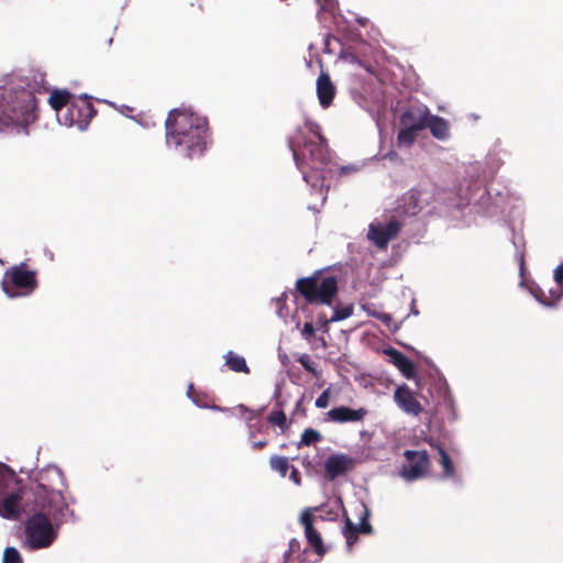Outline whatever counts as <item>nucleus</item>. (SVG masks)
<instances>
[{
    "instance_id": "nucleus-36",
    "label": "nucleus",
    "mask_w": 563,
    "mask_h": 563,
    "mask_svg": "<svg viewBox=\"0 0 563 563\" xmlns=\"http://www.w3.org/2000/svg\"><path fill=\"white\" fill-rule=\"evenodd\" d=\"M301 464L309 476L316 473L314 465L312 464V461L309 459V456H305L301 461Z\"/></svg>"
},
{
    "instance_id": "nucleus-24",
    "label": "nucleus",
    "mask_w": 563,
    "mask_h": 563,
    "mask_svg": "<svg viewBox=\"0 0 563 563\" xmlns=\"http://www.w3.org/2000/svg\"><path fill=\"white\" fill-rule=\"evenodd\" d=\"M419 132H420L419 130L410 128V126H401V129L399 130L398 135H397L398 146H400V147L401 146H405V147L411 146L415 143Z\"/></svg>"
},
{
    "instance_id": "nucleus-34",
    "label": "nucleus",
    "mask_w": 563,
    "mask_h": 563,
    "mask_svg": "<svg viewBox=\"0 0 563 563\" xmlns=\"http://www.w3.org/2000/svg\"><path fill=\"white\" fill-rule=\"evenodd\" d=\"M367 313L377 318L378 320H380L382 322H384L385 324H389V322L393 320L391 319V316L388 314V313H384V312H375V311H371L369 309H366Z\"/></svg>"
},
{
    "instance_id": "nucleus-4",
    "label": "nucleus",
    "mask_w": 563,
    "mask_h": 563,
    "mask_svg": "<svg viewBox=\"0 0 563 563\" xmlns=\"http://www.w3.org/2000/svg\"><path fill=\"white\" fill-rule=\"evenodd\" d=\"M309 130L313 133V137H305L300 128L297 129L295 135L288 137V147L307 183L309 181L307 167L318 170L330 162L327 139L319 131H314L312 128Z\"/></svg>"
},
{
    "instance_id": "nucleus-30",
    "label": "nucleus",
    "mask_w": 563,
    "mask_h": 563,
    "mask_svg": "<svg viewBox=\"0 0 563 563\" xmlns=\"http://www.w3.org/2000/svg\"><path fill=\"white\" fill-rule=\"evenodd\" d=\"M2 563H23L20 552L12 547L4 549Z\"/></svg>"
},
{
    "instance_id": "nucleus-40",
    "label": "nucleus",
    "mask_w": 563,
    "mask_h": 563,
    "mask_svg": "<svg viewBox=\"0 0 563 563\" xmlns=\"http://www.w3.org/2000/svg\"><path fill=\"white\" fill-rule=\"evenodd\" d=\"M324 320H328L324 314L319 316V321L324 325Z\"/></svg>"
},
{
    "instance_id": "nucleus-35",
    "label": "nucleus",
    "mask_w": 563,
    "mask_h": 563,
    "mask_svg": "<svg viewBox=\"0 0 563 563\" xmlns=\"http://www.w3.org/2000/svg\"><path fill=\"white\" fill-rule=\"evenodd\" d=\"M314 334V327L311 322H306L301 330V335L305 340H310V338Z\"/></svg>"
},
{
    "instance_id": "nucleus-20",
    "label": "nucleus",
    "mask_w": 563,
    "mask_h": 563,
    "mask_svg": "<svg viewBox=\"0 0 563 563\" xmlns=\"http://www.w3.org/2000/svg\"><path fill=\"white\" fill-rule=\"evenodd\" d=\"M427 128L437 140L443 141L450 136L449 122L439 115L430 114Z\"/></svg>"
},
{
    "instance_id": "nucleus-15",
    "label": "nucleus",
    "mask_w": 563,
    "mask_h": 563,
    "mask_svg": "<svg viewBox=\"0 0 563 563\" xmlns=\"http://www.w3.org/2000/svg\"><path fill=\"white\" fill-rule=\"evenodd\" d=\"M314 516L311 509H305L300 515V523L305 528V537L309 545L313 549L316 554L323 556L327 553V548L323 544L320 532L313 526Z\"/></svg>"
},
{
    "instance_id": "nucleus-32",
    "label": "nucleus",
    "mask_w": 563,
    "mask_h": 563,
    "mask_svg": "<svg viewBox=\"0 0 563 563\" xmlns=\"http://www.w3.org/2000/svg\"><path fill=\"white\" fill-rule=\"evenodd\" d=\"M297 361L307 372L311 373L314 377H319L320 373L316 369L314 363L311 361L308 354H301Z\"/></svg>"
},
{
    "instance_id": "nucleus-38",
    "label": "nucleus",
    "mask_w": 563,
    "mask_h": 563,
    "mask_svg": "<svg viewBox=\"0 0 563 563\" xmlns=\"http://www.w3.org/2000/svg\"><path fill=\"white\" fill-rule=\"evenodd\" d=\"M238 409L242 413H244V412H249L250 413V417H247L249 421H251L253 418L256 417V415L252 410H250L246 406H244V405H239Z\"/></svg>"
},
{
    "instance_id": "nucleus-22",
    "label": "nucleus",
    "mask_w": 563,
    "mask_h": 563,
    "mask_svg": "<svg viewBox=\"0 0 563 563\" xmlns=\"http://www.w3.org/2000/svg\"><path fill=\"white\" fill-rule=\"evenodd\" d=\"M431 446L435 448L439 453V464L442 466V477L443 478H452L454 476V464L452 462V459L446 453V451L439 444V443H431Z\"/></svg>"
},
{
    "instance_id": "nucleus-10",
    "label": "nucleus",
    "mask_w": 563,
    "mask_h": 563,
    "mask_svg": "<svg viewBox=\"0 0 563 563\" xmlns=\"http://www.w3.org/2000/svg\"><path fill=\"white\" fill-rule=\"evenodd\" d=\"M404 456L408 464L402 466L400 475L406 481H415L428 474L431 462L427 451L406 450Z\"/></svg>"
},
{
    "instance_id": "nucleus-21",
    "label": "nucleus",
    "mask_w": 563,
    "mask_h": 563,
    "mask_svg": "<svg viewBox=\"0 0 563 563\" xmlns=\"http://www.w3.org/2000/svg\"><path fill=\"white\" fill-rule=\"evenodd\" d=\"M71 93L68 90L55 89L51 92L48 98V103L53 110L59 112L64 107H67L71 103Z\"/></svg>"
},
{
    "instance_id": "nucleus-25",
    "label": "nucleus",
    "mask_w": 563,
    "mask_h": 563,
    "mask_svg": "<svg viewBox=\"0 0 563 563\" xmlns=\"http://www.w3.org/2000/svg\"><path fill=\"white\" fill-rule=\"evenodd\" d=\"M530 292L532 296L543 306L554 307L560 299L553 298L550 294V290L545 292L540 286L534 285L530 287Z\"/></svg>"
},
{
    "instance_id": "nucleus-41",
    "label": "nucleus",
    "mask_w": 563,
    "mask_h": 563,
    "mask_svg": "<svg viewBox=\"0 0 563 563\" xmlns=\"http://www.w3.org/2000/svg\"><path fill=\"white\" fill-rule=\"evenodd\" d=\"M409 199H412V200H413V202H415V207H417V200H416V198H415V195H413V194H410V195H409Z\"/></svg>"
},
{
    "instance_id": "nucleus-14",
    "label": "nucleus",
    "mask_w": 563,
    "mask_h": 563,
    "mask_svg": "<svg viewBox=\"0 0 563 563\" xmlns=\"http://www.w3.org/2000/svg\"><path fill=\"white\" fill-rule=\"evenodd\" d=\"M430 114V110L427 106L412 104L401 113L399 122L401 126H410L422 131L428 126Z\"/></svg>"
},
{
    "instance_id": "nucleus-23",
    "label": "nucleus",
    "mask_w": 563,
    "mask_h": 563,
    "mask_svg": "<svg viewBox=\"0 0 563 563\" xmlns=\"http://www.w3.org/2000/svg\"><path fill=\"white\" fill-rule=\"evenodd\" d=\"M225 364L233 372L245 374L250 373V368L245 362V358L233 352H228V354L225 355Z\"/></svg>"
},
{
    "instance_id": "nucleus-7",
    "label": "nucleus",
    "mask_w": 563,
    "mask_h": 563,
    "mask_svg": "<svg viewBox=\"0 0 563 563\" xmlns=\"http://www.w3.org/2000/svg\"><path fill=\"white\" fill-rule=\"evenodd\" d=\"M52 517L37 512L27 518L24 522L25 544L32 549L48 548L56 538L52 525Z\"/></svg>"
},
{
    "instance_id": "nucleus-16",
    "label": "nucleus",
    "mask_w": 563,
    "mask_h": 563,
    "mask_svg": "<svg viewBox=\"0 0 563 563\" xmlns=\"http://www.w3.org/2000/svg\"><path fill=\"white\" fill-rule=\"evenodd\" d=\"M368 411L364 407L352 409L346 406L334 407L327 412L328 420L335 423L360 422L367 416Z\"/></svg>"
},
{
    "instance_id": "nucleus-8",
    "label": "nucleus",
    "mask_w": 563,
    "mask_h": 563,
    "mask_svg": "<svg viewBox=\"0 0 563 563\" xmlns=\"http://www.w3.org/2000/svg\"><path fill=\"white\" fill-rule=\"evenodd\" d=\"M5 277L1 286L10 298L29 295L38 286L36 272L30 271L25 263L10 267Z\"/></svg>"
},
{
    "instance_id": "nucleus-42",
    "label": "nucleus",
    "mask_w": 563,
    "mask_h": 563,
    "mask_svg": "<svg viewBox=\"0 0 563 563\" xmlns=\"http://www.w3.org/2000/svg\"><path fill=\"white\" fill-rule=\"evenodd\" d=\"M347 58H349L350 60H354V59H356V57H355L353 54H350Z\"/></svg>"
},
{
    "instance_id": "nucleus-12",
    "label": "nucleus",
    "mask_w": 563,
    "mask_h": 563,
    "mask_svg": "<svg viewBox=\"0 0 563 563\" xmlns=\"http://www.w3.org/2000/svg\"><path fill=\"white\" fill-rule=\"evenodd\" d=\"M400 229L401 224L397 220H390L386 225L371 223L367 236L378 249H386L398 236Z\"/></svg>"
},
{
    "instance_id": "nucleus-1",
    "label": "nucleus",
    "mask_w": 563,
    "mask_h": 563,
    "mask_svg": "<svg viewBox=\"0 0 563 563\" xmlns=\"http://www.w3.org/2000/svg\"><path fill=\"white\" fill-rule=\"evenodd\" d=\"M165 130L166 144L185 157L201 156L207 147V119L189 110H170Z\"/></svg>"
},
{
    "instance_id": "nucleus-18",
    "label": "nucleus",
    "mask_w": 563,
    "mask_h": 563,
    "mask_svg": "<svg viewBox=\"0 0 563 563\" xmlns=\"http://www.w3.org/2000/svg\"><path fill=\"white\" fill-rule=\"evenodd\" d=\"M317 96L323 109L329 108L335 97V87L325 71H321L317 79Z\"/></svg>"
},
{
    "instance_id": "nucleus-31",
    "label": "nucleus",
    "mask_w": 563,
    "mask_h": 563,
    "mask_svg": "<svg viewBox=\"0 0 563 563\" xmlns=\"http://www.w3.org/2000/svg\"><path fill=\"white\" fill-rule=\"evenodd\" d=\"M267 421L273 426H278L280 429H285L287 427V418L284 411H273L267 417Z\"/></svg>"
},
{
    "instance_id": "nucleus-28",
    "label": "nucleus",
    "mask_w": 563,
    "mask_h": 563,
    "mask_svg": "<svg viewBox=\"0 0 563 563\" xmlns=\"http://www.w3.org/2000/svg\"><path fill=\"white\" fill-rule=\"evenodd\" d=\"M353 314V306H344V307H335L333 310V314L329 320H324V327H327L331 322H338L344 320Z\"/></svg>"
},
{
    "instance_id": "nucleus-26",
    "label": "nucleus",
    "mask_w": 563,
    "mask_h": 563,
    "mask_svg": "<svg viewBox=\"0 0 563 563\" xmlns=\"http://www.w3.org/2000/svg\"><path fill=\"white\" fill-rule=\"evenodd\" d=\"M269 466L272 471L278 473L280 477H285L290 470L288 457L280 455H272L269 457Z\"/></svg>"
},
{
    "instance_id": "nucleus-13",
    "label": "nucleus",
    "mask_w": 563,
    "mask_h": 563,
    "mask_svg": "<svg viewBox=\"0 0 563 563\" xmlns=\"http://www.w3.org/2000/svg\"><path fill=\"white\" fill-rule=\"evenodd\" d=\"M355 464V460L347 454H331L324 462L325 476L329 481H334L336 477L352 471Z\"/></svg>"
},
{
    "instance_id": "nucleus-19",
    "label": "nucleus",
    "mask_w": 563,
    "mask_h": 563,
    "mask_svg": "<svg viewBox=\"0 0 563 563\" xmlns=\"http://www.w3.org/2000/svg\"><path fill=\"white\" fill-rule=\"evenodd\" d=\"M384 353L389 357V362L393 363L406 378L410 379L416 376L413 362L404 353L395 347L385 349Z\"/></svg>"
},
{
    "instance_id": "nucleus-17",
    "label": "nucleus",
    "mask_w": 563,
    "mask_h": 563,
    "mask_svg": "<svg viewBox=\"0 0 563 563\" xmlns=\"http://www.w3.org/2000/svg\"><path fill=\"white\" fill-rule=\"evenodd\" d=\"M394 399L399 408L409 415L418 416L423 410L421 404L417 400L411 389L405 384L397 387L394 394Z\"/></svg>"
},
{
    "instance_id": "nucleus-9",
    "label": "nucleus",
    "mask_w": 563,
    "mask_h": 563,
    "mask_svg": "<svg viewBox=\"0 0 563 563\" xmlns=\"http://www.w3.org/2000/svg\"><path fill=\"white\" fill-rule=\"evenodd\" d=\"M96 114L97 110L91 100L85 96L68 106L63 115V123L68 126L76 125L78 129L84 130Z\"/></svg>"
},
{
    "instance_id": "nucleus-11",
    "label": "nucleus",
    "mask_w": 563,
    "mask_h": 563,
    "mask_svg": "<svg viewBox=\"0 0 563 563\" xmlns=\"http://www.w3.org/2000/svg\"><path fill=\"white\" fill-rule=\"evenodd\" d=\"M369 509L362 504L360 514V523L355 525L347 516H345V527L343 529V536L346 540L347 549L351 551L352 547L357 542L358 534H372L373 527L369 523Z\"/></svg>"
},
{
    "instance_id": "nucleus-43",
    "label": "nucleus",
    "mask_w": 563,
    "mask_h": 563,
    "mask_svg": "<svg viewBox=\"0 0 563 563\" xmlns=\"http://www.w3.org/2000/svg\"><path fill=\"white\" fill-rule=\"evenodd\" d=\"M523 268H525V263H523V260H522V261H521V264H520V269H521V272L523 271Z\"/></svg>"
},
{
    "instance_id": "nucleus-3",
    "label": "nucleus",
    "mask_w": 563,
    "mask_h": 563,
    "mask_svg": "<svg viewBox=\"0 0 563 563\" xmlns=\"http://www.w3.org/2000/svg\"><path fill=\"white\" fill-rule=\"evenodd\" d=\"M34 95L26 89L4 90L0 97V132L27 128L36 120Z\"/></svg>"
},
{
    "instance_id": "nucleus-5",
    "label": "nucleus",
    "mask_w": 563,
    "mask_h": 563,
    "mask_svg": "<svg viewBox=\"0 0 563 563\" xmlns=\"http://www.w3.org/2000/svg\"><path fill=\"white\" fill-rule=\"evenodd\" d=\"M26 493L14 471L0 463V516L10 520L18 519L23 510L21 503Z\"/></svg>"
},
{
    "instance_id": "nucleus-29",
    "label": "nucleus",
    "mask_w": 563,
    "mask_h": 563,
    "mask_svg": "<svg viewBox=\"0 0 563 563\" xmlns=\"http://www.w3.org/2000/svg\"><path fill=\"white\" fill-rule=\"evenodd\" d=\"M554 280L556 286L550 289V294L553 298L561 299L563 297V263L554 269Z\"/></svg>"
},
{
    "instance_id": "nucleus-39",
    "label": "nucleus",
    "mask_w": 563,
    "mask_h": 563,
    "mask_svg": "<svg viewBox=\"0 0 563 563\" xmlns=\"http://www.w3.org/2000/svg\"><path fill=\"white\" fill-rule=\"evenodd\" d=\"M268 444L267 440H260L252 443L254 450H262Z\"/></svg>"
},
{
    "instance_id": "nucleus-2",
    "label": "nucleus",
    "mask_w": 563,
    "mask_h": 563,
    "mask_svg": "<svg viewBox=\"0 0 563 563\" xmlns=\"http://www.w3.org/2000/svg\"><path fill=\"white\" fill-rule=\"evenodd\" d=\"M55 482L63 485L60 470L56 467L43 470L37 475L36 484L26 489L27 493L25 494V496L31 494L33 497L31 510L34 514H45L51 516L53 520L64 516V511L67 509L65 497Z\"/></svg>"
},
{
    "instance_id": "nucleus-37",
    "label": "nucleus",
    "mask_w": 563,
    "mask_h": 563,
    "mask_svg": "<svg viewBox=\"0 0 563 563\" xmlns=\"http://www.w3.org/2000/svg\"><path fill=\"white\" fill-rule=\"evenodd\" d=\"M290 481L296 485V486H301V476H300V473L299 471L295 467V466H290Z\"/></svg>"
},
{
    "instance_id": "nucleus-33",
    "label": "nucleus",
    "mask_w": 563,
    "mask_h": 563,
    "mask_svg": "<svg viewBox=\"0 0 563 563\" xmlns=\"http://www.w3.org/2000/svg\"><path fill=\"white\" fill-rule=\"evenodd\" d=\"M330 402V391L325 389L321 393V395L316 400V407L318 408H327Z\"/></svg>"
},
{
    "instance_id": "nucleus-6",
    "label": "nucleus",
    "mask_w": 563,
    "mask_h": 563,
    "mask_svg": "<svg viewBox=\"0 0 563 563\" xmlns=\"http://www.w3.org/2000/svg\"><path fill=\"white\" fill-rule=\"evenodd\" d=\"M296 290L310 305L331 306L339 292L338 278L316 272L309 277L297 279Z\"/></svg>"
},
{
    "instance_id": "nucleus-27",
    "label": "nucleus",
    "mask_w": 563,
    "mask_h": 563,
    "mask_svg": "<svg viewBox=\"0 0 563 563\" xmlns=\"http://www.w3.org/2000/svg\"><path fill=\"white\" fill-rule=\"evenodd\" d=\"M322 440V435L319 431L308 428L306 429L302 434L300 442L298 443V446H310L313 445Z\"/></svg>"
}]
</instances>
